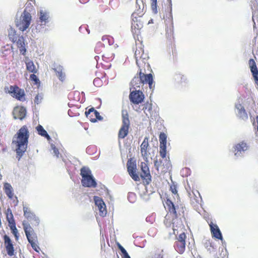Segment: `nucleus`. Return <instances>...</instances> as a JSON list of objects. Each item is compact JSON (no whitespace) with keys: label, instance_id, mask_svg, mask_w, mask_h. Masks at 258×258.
<instances>
[{"label":"nucleus","instance_id":"nucleus-19","mask_svg":"<svg viewBox=\"0 0 258 258\" xmlns=\"http://www.w3.org/2000/svg\"><path fill=\"white\" fill-rule=\"evenodd\" d=\"M248 149V146L246 143L244 141L236 144L234 146V155L236 156H240L242 152L247 151Z\"/></svg>","mask_w":258,"mask_h":258},{"label":"nucleus","instance_id":"nucleus-46","mask_svg":"<svg viewBox=\"0 0 258 258\" xmlns=\"http://www.w3.org/2000/svg\"><path fill=\"white\" fill-rule=\"evenodd\" d=\"M170 190H171L172 194L176 195L177 197H179L177 193L178 191L177 190V185L176 184H175L173 183L171 184L170 186Z\"/></svg>","mask_w":258,"mask_h":258},{"label":"nucleus","instance_id":"nucleus-52","mask_svg":"<svg viewBox=\"0 0 258 258\" xmlns=\"http://www.w3.org/2000/svg\"><path fill=\"white\" fill-rule=\"evenodd\" d=\"M178 78L180 79V81L181 82H184L186 80V78L184 77L183 75H179Z\"/></svg>","mask_w":258,"mask_h":258},{"label":"nucleus","instance_id":"nucleus-14","mask_svg":"<svg viewBox=\"0 0 258 258\" xmlns=\"http://www.w3.org/2000/svg\"><path fill=\"white\" fill-rule=\"evenodd\" d=\"M23 225L28 241L29 242H30L31 240L37 241L36 234L34 232L30 224L23 223Z\"/></svg>","mask_w":258,"mask_h":258},{"label":"nucleus","instance_id":"nucleus-5","mask_svg":"<svg viewBox=\"0 0 258 258\" xmlns=\"http://www.w3.org/2000/svg\"><path fill=\"white\" fill-rule=\"evenodd\" d=\"M32 20L31 14L25 10L22 14L20 20L16 23V26L21 31H24L29 26Z\"/></svg>","mask_w":258,"mask_h":258},{"label":"nucleus","instance_id":"nucleus-15","mask_svg":"<svg viewBox=\"0 0 258 258\" xmlns=\"http://www.w3.org/2000/svg\"><path fill=\"white\" fill-rule=\"evenodd\" d=\"M85 114L92 122H95L97 120H101L103 119L100 113L93 107L86 111Z\"/></svg>","mask_w":258,"mask_h":258},{"label":"nucleus","instance_id":"nucleus-41","mask_svg":"<svg viewBox=\"0 0 258 258\" xmlns=\"http://www.w3.org/2000/svg\"><path fill=\"white\" fill-rule=\"evenodd\" d=\"M9 227H10V229H11L13 234L14 235V236L16 238V239L18 240V238H19V233H18V230L16 226V224H13L11 225H9Z\"/></svg>","mask_w":258,"mask_h":258},{"label":"nucleus","instance_id":"nucleus-37","mask_svg":"<svg viewBox=\"0 0 258 258\" xmlns=\"http://www.w3.org/2000/svg\"><path fill=\"white\" fill-rule=\"evenodd\" d=\"M236 108L238 110V114L240 115V116H242L243 115H246V111L244 107L241 104H238L236 105Z\"/></svg>","mask_w":258,"mask_h":258},{"label":"nucleus","instance_id":"nucleus-36","mask_svg":"<svg viewBox=\"0 0 258 258\" xmlns=\"http://www.w3.org/2000/svg\"><path fill=\"white\" fill-rule=\"evenodd\" d=\"M102 40L106 43H108L109 45L113 44L114 41L113 38L109 35L103 36Z\"/></svg>","mask_w":258,"mask_h":258},{"label":"nucleus","instance_id":"nucleus-32","mask_svg":"<svg viewBox=\"0 0 258 258\" xmlns=\"http://www.w3.org/2000/svg\"><path fill=\"white\" fill-rule=\"evenodd\" d=\"M26 69L28 72L34 74L37 72V70L36 69V67L32 60H29L26 62Z\"/></svg>","mask_w":258,"mask_h":258},{"label":"nucleus","instance_id":"nucleus-57","mask_svg":"<svg viewBox=\"0 0 258 258\" xmlns=\"http://www.w3.org/2000/svg\"><path fill=\"white\" fill-rule=\"evenodd\" d=\"M71 112H72V110L71 109H69L68 110V114L69 115L71 116Z\"/></svg>","mask_w":258,"mask_h":258},{"label":"nucleus","instance_id":"nucleus-60","mask_svg":"<svg viewBox=\"0 0 258 258\" xmlns=\"http://www.w3.org/2000/svg\"><path fill=\"white\" fill-rule=\"evenodd\" d=\"M255 26V23L254 22V25H253V27L254 28Z\"/></svg>","mask_w":258,"mask_h":258},{"label":"nucleus","instance_id":"nucleus-28","mask_svg":"<svg viewBox=\"0 0 258 258\" xmlns=\"http://www.w3.org/2000/svg\"><path fill=\"white\" fill-rule=\"evenodd\" d=\"M6 218L9 223V226L16 224L13 214L10 208H8L6 211Z\"/></svg>","mask_w":258,"mask_h":258},{"label":"nucleus","instance_id":"nucleus-44","mask_svg":"<svg viewBox=\"0 0 258 258\" xmlns=\"http://www.w3.org/2000/svg\"><path fill=\"white\" fill-rule=\"evenodd\" d=\"M33 248V249L36 251V252H39L40 250V248L37 245V241H32L31 240L30 242H29Z\"/></svg>","mask_w":258,"mask_h":258},{"label":"nucleus","instance_id":"nucleus-6","mask_svg":"<svg viewBox=\"0 0 258 258\" xmlns=\"http://www.w3.org/2000/svg\"><path fill=\"white\" fill-rule=\"evenodd\" d=\"M5 91L10 94L12 97L18 100H25V94L24 91L20 89L17 85L10 86L9 87H6L5 88Z\"/></svg>","mask_w":258,"mask_h":258},{"label":"nucleus","instance_id":"nucleus-48","mask_svg":"<svg viewBox=\"0 0 258 258\" xmlns=\"http://www.w3.org/2000/svg\"><path fill=\"white\" fill-rule=\"evenodd\" d=\"M30 79L31 81H34L35 84H37L38 83H39V80L38 78H37V76L34 73L30 76Z\"/></svg>","mask_w":258,"mask_h":258},{"label":"nucleus","instance_id":"nucleus-31","mask_svg":"<svg viewBox=\"0 0 258 258\" xmlns=\"http://www.w3.org/2000/svg\"><path fill=\"white\" fill-rule=\"evenodd\" d=\"M36 131L38 132V134L41 136L42 137H44L46 138L48 140H50V137L47 133L46 131L44 129L43 126L39 124L36 127Z\"/></svg>","mask_w":258,"mask_h":258},{"label":"nucleus","instance_id":"nucleus-25","mask_svg":"<svg viewBox=\"0 0 258 258\" xmlns=\"http://www.w3.org/2000/svg\"><path fill=\"white\" fill-rule=\"evenodd\" d=\"M143 27V22L142 20H132L131 29L134 34H137Z\"/></svg>","mask_w":258,"mask_h":258},{"label":"nucleus","instance_id":"nucleus-10","mask_svg":"<svg viewBox=\"0 0 258 258\" xmlns=\"http://www.w3.org/2000/svg\"><path fill=\"white\" fill-rule=\"evenodd\" d=\"M148 162H142L140 167L141 173L140 174L141 178L146 184H149L152 180V176L148 165Z\"/></svg>","mask_w":258,"mask_h":258},{"label":"nucleus","instance_id":"nucleus-29","mask_svg":"<svg viewBox=\"0 0 258 258\" xmlns=\"http://www.w3.org/2000/svg\"><path fill=\"white\" fill-rule=\"evenodd\" d=\"M144 15L143 10L141 9L140 8L139 9L135 11L132 15V20L137 21V20H142V17Z\"/></svg>","mask_w":258,"mask_h":258},{"label":"nucleus","instance_id":"nucleus-23","mask_svg":"<svg viewBox=\"0 0 258 258\" xmlns=\"http://www.w3.org/2000/svg\"><path fill=\"white\" fill-rule=\"evenodd\" d=\"M149 139L147 137L145 138L143 142L141 145V153L144 159L147 162L149 154L148 153V148L149 147Z\"/></svg>","mask_w":258,"mask_h":258},{"label":"nucleus","instance_id":"nucleus-22","mask_svg":"<svg viewBox=\"0 0 258 258\" xmlns=\"http://www.w3.org/2000/svg\"><path fill=\"white\" fill-rule=\"evenodd\" d=\"M13 114L15 119H24L26 114V109L22 106L16 107L14 108L13 111Z\"/></svg>","mask_w":258,"mask_h":258},{"label":"nucleus","instance_id":"nucleus-45","mask_svg":"<svg viewBox=\"0 0 258 258\" xmlns=\"http://www.w3.org/2000/svg\"><path fill=\"white\" fill-rule=\"evenodd\" d=\"M151 7L154 13H157V0H151Z\"/></svg>","mask_w":258,"mask_h":258},{"label":"nucleus","instance_id":"nucleus-58","mask_svg":"<svg viewBox=\"0 0 258 258\" xmlns=\"http://www.w3.org/2000/svg\"><path fill=\"white\" fill-rule=\"evenodd\" d=\"M256 121H257V130L258 131V116H256Z\"/></svg>","mask_w":258,"mask_h":258},{"label":"nucleus","instance_id":"nucleus-34","mask_svg":"<svg viewBox=\"0 0 258 258\" xmlns=\"http://www.w3.org/2000/svg\"><path fill=\"white\" fill-rule=\"evenodd\" d=\"M56 72V76L61 82L63 81L65 79V74L62 72V69L60 67L54 69Z\"/></svg>","mask_w":258,"mask_h":258},{"label":"nucleus","instance_id":"nucleus-47","mask_svg":"<svg viewBox=\"0 0 258 258\" xmlns=\"http://www.w3.org/2000/svg\"><path fill=\"white\" fill-rule=\"evenodd\" d=\"M144 105L145 106L143 108L144 112L146 113V111H148L149 112H150L152 109V104L147 102Z\"/></svg>","mask_w":258,"mask_h":258},{"label":"nucleus","instance_id":"nucleus-38","mask_svg":"<svg viewBox=\"0 0 258 258\" xmlns=\"http://www.w3.org/2000/svg\"><path fill=\"white\" fill-rule=\"evenodd\" d=\"M167 136L164 133H161L159 135L160 145H166Z\"/></svg>","mask_w":258,"mask_h":258},{"label":"nucleus","instance_id":"nucleus-17","mask_svg":"<svg viewBox=\"0 0 258 258\" xmlns=\"http://www.w3.org/2000/svg\"><path fill=\"white\" fill-rule=\"evenodd\" d=\"M139 76L141 80L142 84H148L150 89H152L154 87L153 84V76L151 74L146 75L140 70L139 73Z\"/></svg>","mask_w":258,"mask_h":258},{"label":"nucleus","instance_id":"nucleus-40","mask_svg":"<svg viewBox=\"0 0 258 258\" xmlns=\"http://www.w3.org/2000/svg\"><path fill=\"white\" fill-rule=\"evenodd\" d=\"M159 153L162 159H166V145H160Z\"/></svg>","mask_w":258,"mask_h":258},{"label":"nucleus","instance_id":"nucleus-35","mask_svg":"<svg viewBox=\"0 0 258 258\" xmlns=\"http://www.w3.org/2000/svg\"><path fill=\"white\" fill-rule=\"evenodd\" d=\"M204 245L208 250L209 251H212L215 249V246L213 241L211 240H206L205 242Z\"/></svg>","mask_w":258,"mask_h":258},{"label":"nucleus","instance_id":"nucleus-2","mask_svg":"<svg viewBox=\"0 0 258 258\" xmlns=\"http://www.w3.org/2000/svg\"><path fill=\"white\" fill-rule=\"evenodd\" d=\"M29 136L28 127L25 125L13 137L12 144L16 147L15 151L18 160L20 159L27 150Z\"/></svg>","mask_w":258,"mask_h":258},{"label":"nucleus","instance_id":"nucleus-59","mask_svg":"<svg viewBox=\"0 0 258 258\" xmlns=\"http://www.w3.org/2000/svg\"><path fill=\"white\" fill-rule=\"evenodd\" d=\"M256 37H255L254 38V41H255H255H256Z\"/></svg>","mask_w":258,"mask_h":258},{"label":"nucleus","instance_id":"nucleus-50","mask_svg":"<svg viewBox=\"0 0 258 258\" xmlns=\"http://www.w3.org/2000/svg\"><path fill=\"white\" fill-rule=\"evenodd\" d=\"M96 150V148L95 147L93 146H89L86 149V152L89 154H92V150L95 151Z\"/></svg>","mask_w":258,"mask_h":258},{"label":"nucleus","instance_id":"nucleus-24","mask_svg":"<svg viewBox=\"0 0 258 258\" xmlns=\"http://www.w3.org/2000/svg\"><path fill=\"white\" fill-rule=\"evenodd\" d=\"M39 20L38 23L41 26H45L49 21V16L48 13L43 10H40L39 13Z\"/></svg>","mask_w":258,"mask_h":258},{"label":"nucleus","instance_id":"nucleus-56","mask_svg":"<svg viewBox=\"0 0 258 258\" xmlns=\"http://www.w3.org/2000/svg\"><path fill=\"white\" fill-rule=\"evenodd\" d=\"M139 2H142L141 0H136V4L138 5Z\"/></svg>","mask_w":258,"mask_h":258},{"label":"nucleus","instance_id":"nucleus-43","mask_svg":"<svg viewBox=\"0 0 258 258\" xmlns=\"http://www.w3.org/2000/svg\"><path fill=\"white\" fill-rule=\"evenodd\" d=\"M118 247L122 253V258H131L126 250L120 244Z\"/></svg>","mask_w":258,"mask_h":258},{"label":"nucleus","instance_id":"nucleus-61","mask_svg":"<svg viewBox=\"0 0 258 258\" xmlns=\"http://www.w3.org/2000/svg\"><path fill=\"white\" fill-rule=\"evenodd\" d=\"M72 95V93H70V96H71Z\"/></svg>","mask_w":258,"mask_h":258},{"label":"nucleus","instance_id":"nucleus-30","mask_svg":"<svg viewBox=\"0 0 258 258\" xmlns=\"http://www.w3.org/2000/svg\"><path fill=\"white\" fill-rule=\"evenodd\" d=\"M131 85L134 89H137L140 88L141 85H142V83L141 82V80L139 76H135L131 81Z\"/></svg>","mask_w":258,"mask_h":258},{"label":"nucleus","instance_id":"nucleus-11","mask_svg":"<svg viewBox=\"0 0 258 258\" xmlns=\"http://www.w3.org/2000/svg\"><path fill=\"white\" fill-rule=\"evenodd\" d=\"M24 216L33 226H38L39 224V219L32 211L31 209L26 206L23 207Z\"/></svg>","mask_w":258,"mask_h":258},{"label":"nucleus","instance_id":"nucleus-33","mask_svg":"<svg viewBox=\"0 0 258 258\" xmlns=\"http://www.w3.org/2000/svg\"><path fill=\"white\" fill-rule=\"evenodd\" d=\"M188 195L191 200H195L196 202H199L200 198L199 192L197 190H191L188 191Z\"/></svg>","mask_w":258,"mask_h":258},{"label":"nucleus","instance_id":"nucleus-53","mask_svg":"<svg viewBox=\"0 0 258 258\" xmlns=\"http://www.w3.org/2000/svg\"><path fill=\"white\" fill-rule=\"evenodd\" d=\"M135 197V195L134 193H130L128 195V199L131 201V198H134Z\"/></svg>","mask_w":258,"mask_h":258},{"label":"nucleus","instance_id":"nucleus-27","mask_svg":"<svg viewBox=\"0 0 258 258\" xmlns=\"http://www.w3.org/2000/svg\"><path fill=\"white\" fill-rule=\"evenodd\" d=\"M165 22L166 25L165 28L166 35L168 37H171L173 34V23L172 20L169 19L168 20H166Z\"/></svg>","mask_w":258,"mask_h":258},{"label":"nucleus","instance_id":"nucleus-51","mask_svg":"<svg viewBox=\"0 0 258 258\" xmlns=\"http://www.w3.org/2000/svg\"><path fill=\"white\" fill-rule=\"evenodd\" d=\"M52 149H53V153L54 154V155L56 156V157L57 158H58L59 155V152L58 149L57 148H56L55 147H53L52 148Z\"/></svg>","mask_w":258,"mask_h":258},{"label":"nucleus","instance_id":"nucleus-18","mask_svg":"<svg viewBox=\"0 0 258 258\" xmlns=\"http://www.w3.org/2000/svg\"><path fill=\"white\" fill-rule=\"evenodd\" d=\"M209 226L212 237L222 241L223 240V236L217 225L211 222L209 223Z\"/></svg>","mask_w":258,"mask_h":258},{"label":"nucleus","instance_id":"nucleus-21","mask_svg":"<svg viewBox=\"0 0 258 258\" xmlns=\"http://www.w3.org/2000/svg\"><path fill=\"white\" fill-rule=\"evenodd\" d=\"M248 65L253 77L255 83L258 85V69L257 68L256 63L253 59L251 58L249 60Z\"/></svg>","mask_w":258,"mask_h":258},{"label":"nucleus","instance_id":"nucleus-1","mask_svg":"<svg viewBox=\"0 0 258 258\" xmlns=\"http://www.w3.org/2000/svg\"><path fill=\"white\" fill-rule=\"evenodd\" d=\"M165 204L168 210L164 220V223L167 227L172 224L173 234L175 235L174 247L176 251L182 254L185 249L186 229L180 217L184 216V208L182 205L175 206L169 199L165 201Z\"/></svg>","mask_w":258,"mask_h":258},{"label":"nucleus","instance_id":"nucleus-16","mask_svg":"<svg viewBox=\"0 0 258 258\" xmlns=\"http://www.w3.org/2000/svg\"><path fill=\"white\" fill-rule=\"evenodd\" d=\"M94 200L95 205L98 207V209L99 211L100 216L102 217H104L106 216L107 210L106 208V205L103 200L99 197L95 196L94 197Z\"/></svg>","mask_w":258,"mask_h":258},{"label":"nucleus","instance_id":"nucleus-20","mask_svg":"<svg viewBox=\"0 0 258 258\" xmlns=\"http://www.w3.org/2000/svg\"><path fill=\"white\" fill-rule=\"evenodd\" d=\"M10 39H12V42H16L17 47L19 48L20 53L24 55H25L26 49L25 48L24 37L23 36L19 37L18 40H17V38L15 37L13 38L10 37Z\"/></svg>","mask_w":258,"mask_h":258},{"label":"nucleus","instance_id":"nucleus-9","mask_svg":"<svg viewBox=\"0 0 258 258\" xmlns=\"http://www.w3.org/2000/svg\"><path fill=\"white\" fill-rule=\"evenodd\" d=\"M126 166L127 172L132 179L135 181H139L140 178L137 172L136 161L133 158L129 159L127 160Z\"/></svg>","mask_w":258,"mask_h":258},{"label":"nucleus","instance_id":"nucleus-54","mask_svg":"<svg viewBox=\"0 0 258 258\" xmlns=\"http://www.w3.org/2000/svg\"><path fill=\"white\" fill-rule=\"evenodd\" d=\"M34 101L35 103L37 104L39 102V96L38 95H36L35 97Z\"/></svg>","mask_w":258,"mask_h":258},{"label":"nucleus","instance_id":"nucleus-8","mask_svg":"<svg viewBox=\"0 0 258 258\" xmlns=\"http://www.w3.org/2000/svg\"><path fill=\"white\" fill-rule=\"evenodd\" d=\"M136 48L135 52V57L136 63L138 66L142 63H145L144 60L146 59L147 56L144 53L143 45L142 42L136 43Z\"/></svg>","mask_w":258,"mask_h":258},{"label":"nucleus","instance_id":"nucleus-7","mask_svg":"<svg viewBox=\"0 0 258 258\" xmlns=\"http://www.w3.org/2000/svg\"><path fill=\"white\" fill-rule=\"evenodd\" d=\"M171 166L170 161L167 159H160L154 161V166L159 173L167 172L170 170Z\"/></svg>","mask_w":258,"mask_h":258},{"label":"nucleus","instance_id":"nucleus-3","mask_svg":"<svg viewBox=\"0 0 258 258\" xmlns=\"http://www.w3.org/2000/svg\"><path fill=\"white\" fill-rule=\"evenodd\" d=\"M80 174L82 176L81 183L83 186L95 187L97 183L91 174V170L87 167H83L81 169Z\"/></svg>","mask_w":258,"mask_h":258},{"label":"nucleus","instance_id":"nucleus-26","mask_svg":"<svg viewBox=\"0 0 258 258\" xmlns=\"http://www.w3.org/2000/svg\"><path fill=\"white\" fill-rule=\"evenodd\" d=\"M4 190L7 197L11 200H13L14 198L17 199L13 193V189L12 185L9 183H5L4 185Z\"/></svg>","mask_w":258,"mask_h":258},{"label":"nucleus","instance_id":"nucleus-55","mask_svg":"<svg viewBox=\"0 0 258 258\" xmlns=\"http://www.w3.org/2000/svg\"><path fill=\"white\" fill-rule=\"evenodd\" d=\"M80 1L81 3L85 4V3H87V2H88L89 0H80Z\"/></svg>","mask_w":258,"mask_h":258},{"label":"nucleus","instance_id":"nucleus-13","mask_svg":"<svg viewBox=\"0 0 258 258\" xmlns=\"http://www.w3.org/2000/svg\"><path fill=\"white\" fill-rule=\"evenodd\" d=\"M3 238L4 240V245L7 254L10 257L15 255L16 252L15 251L14 244H13V242L9 236L7 235H5Z\"/></svg>","mask_w":258,"mask_h":258},{"label":"nucleus","instance_id":"nucleus-49","mask_svg":"<svg viewBox=\"0 0 258 258\" xmlns=\"http://www.w3.org/2000/svg\"><path fill=\"white\" fill-rule=\"evenodd\" d=\"M94 85L96 87H100L102 85V81L99 78H95L93 81Z\"/></svg>","mask_w":258,"mask_h":258},{"label":"nucleus","instance_id":"nucleus-42","mask_svg":"<svg viewBox=\"0 0 258 258\" xmlns=\"http://www.w3.org/2000/svg\"><path fill=\"white\" fill-rule=\"evenodd\" d=\"M103 48L104 44L101 42H99L95 46V51L97 53L100 54L102 52V49Z\"/></svg>","mask_w":258,"mask_h":258},{"label":"nucleus","instance_id":"nucleus-39","mask_svg":"<svg viewBox=\"0 0 258 258\" xmlns=\"http://www.w3.org/2000/svg\"><path fill=\"white\" fill-rule=\"evenodd\" d=\"M150 258H164V253L163 249L158 250L154 253Z\"/></svg>","mask_w":258,"mask_h":258},{"label":"nucleus","instance_id":"nucleus-12","mask_svg":"<svg viewBox=\"0 0 258 258\" xmlns=\"http://www.w3.org/2000/svg\"><path fill=\"white\" fill-rule=\"evenodd\" d=\"M144 98V94L140 90L133 91L131 92L129 95L131 102L135 104L141 103L143 101Z\"/></svg>","mask_w":258,"mask_h":258},{"label":"nucleus","instance_id":"nucleus-4","mask_svg":"<svg viewBox=\"0 0 258 258\" xmlns=\"http://www.w3.org/2000/svg\"><path fill=\"white\" fill-rule=\"evenodd\" d=\"M122 125L118 134V139H124L128 134L130 125L128 109H122L121 111Z\"/></svg>","mask_w":258,"mask_h":258}]
</instances>
